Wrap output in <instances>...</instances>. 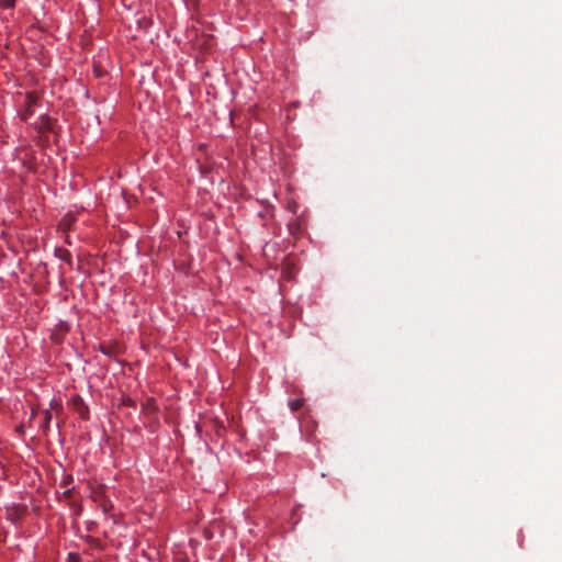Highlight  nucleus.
Listing matches in <instances>:
<instances>
[{
    "mask_svg": "<svg viewBox=\"0 0 562 562\" xmlns=\"http://www.w3.org/2000/svg\"><path fill=\"white\" fill-rule=\"evenodd\" d=\"M37 101H38V97L36 95L35 92L26 93L25 100H24L25 109L21 113V119L23 121H27L30 119V116L33 115V113H34L33 108L37 104Z\"/></svg>",
    "mask_w": 562,
    "mask_h": 562,
    "instance_id": "f257e3e1",
    "label": "nucleus"
},
{
    "mask_svg": "<svg viewBox=\"0 0 562 562\" xmlns=\"http://www.w3.org/2000/svg\"><path fill=\"white\" fill-rule=\"evenodd\" d=\"M56 255L58 256V258H60L61 260L64 261H67L70 263L71 261V255L70 252L67 250V249H64V248H58L56 249Z\"/></svg>",
    "mask_w": 562,
    "mask_h": 562,
    "instance_id": "f03ea898",
    "label": "nucleus"
},
{
    "mask_svg": "<svg viewBox=\"0 0 562 562\" xmlns=\"http://www.w3.org/2000/svg\"><path fill=\"white\" fill-rule=\"evenodd\" d=\"M304 401L301 398L292 400L289 402L291 411L296 412L303 406Z\"/></svg>",
    "mask_w": 562,
    "mask_h": 562,
    "instance_id": "7ed1b4c3",
    "label": "nucleus"
},
{
    "mask_svg": "<svg viewBox=\"0 0 562 562\" xmlns=\"http://www.w3.org/2000/svg\"><path fill=\"white\" fill-rule=\"evenodd\" d=\"M15 4V0H2L1 5L5 9H12Z\"/></svg>",
    "mask_w": 562,
    "mask_h": 562,
    "instance_id": "20e7f679",
    "label": "nucleus"
},
{
    "mask_svg": "<svg viewBox=\"0 0 562 562\" xmlns=\"http://www.w3.org/2000/svg\"><path fill=\"white\" fill-rule=\"evenodd\" d=\"M43 127L47 128V130H50V122H49V119H44L43 120Z\"/></svg>",
    "mask_w": 562,
    "mask_h": 562,
    "instance_id": "39448f33",
    "label": "nucleus"
},
{
    "mask_svg": "<svg viewBox=\"0 0 562 562\" xmlns=\"http://www.w3.org/2000/svg\"><path fill=\"white\" fill-rule=\"evenodd\" d=\"M101 350H102V352H103V353H105V355H110V351H109V349H108V348H105V347H101Z\"/></svg>",
    "mask_w": 562,
    "mask_h": 562,
    "instance_id": "423d86ee",
    "label": "nucleus"
},
{
    "mask_svg": "<svg viewBox=\"0 0 562 562\" xmlns=\"http://www.w3.org/2000/svg\"><path fill=\"white\" fill-rule=\"evenodd\" d=\"M70 494H71V490H67V491H65V492H64V495H65V496H67V497H68Z\"/></svg>",
    "mask_w": 562,
    "mask_h": 562,
    "instance_id": "0eeeda50",
    "label": "nucleus"
},
{
    "mask_svg": "<svg viewBox=\"0 0 562 562\" xmlns=\"http://www.w3.org/2000/svg\"><path fill=\"white\" fill-rule=\"evenodd\" d=\"M45 418H46V422H48L50 419V414L48 412H46Z\"/></svg>",
    "mask_w": 562,
    "mask_h": 562,
    "instance_id": "6e6552de",
    "label": "nucleus"
}]
</instances>
